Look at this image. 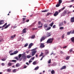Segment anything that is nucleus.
<instances>
[{
    "label": "nucleus",
    "instance_id": "obj_1",
    "mask_svg": "<svg viewBox=\"0 0 74 74\" xmlns=\"http://www.w3.org/2000/svg\"><path fill=\"white\" fill-rule=\"evenodd\" d=\"M37 49V48H36L32 50V56H34V55L36 54V53L37 52V51H36Z\"/></svg>",
    "mask_w": 74,
    "mask_h": 74
},
{
    "label": "nucleus",
    "instance_id": "obj_2",
    "mask_svg": "<svg viewBox=\"0 0 74 74\" xmlns=\"http://www.w3.org/2000/svg\"><path fill=\"white\" fill-rule=\"evenodd\" d=\"M53 38H49V39L47 41V43H52V41H53Z\"/></svg>",
    "mask_w": 74,
    "mask_h": 74
},
{
    "label": "nucleus",
    "instance_id": "obj_3",
    "mask_svg": "<svg viewBox=\"0 0 74 74\" xmlns=\"http://www.w3.org/2000/svg\"><path fill=\"white\" fill-rule=\"evenodd\" d=\"M46 38V37L45 36H42L40 40V42H42V41H43Z\"/></svg>",
    "mask_w": 74,
    "mask_h": 74
},
{
    "label": "nucleus",
    "instance_id": "obj_4",
    "mask_svg": "<svg viewBox=\"0 0 74 74\" xmlns=\"http://www.w3.org/2000/svg\"><path fill=\"white\" fill-rule=\"evenodd\" d=\"M67 10H64L63 13H62V15L63 16H65L67 14Z\"/></svg>",
    "mask_w": 74,
    "mask_h": 74
},
{
    "label": "nucleus",
    "instance_id": "obj_5",
    "mask_svg": "<svg viewBox=\"0 0 74 74\" xmlns=\"http://www.w3.org/2000/svg\"><path fill=\"white\" fill-rule=\"evenodd\" d=\"M22 58H23V59L24 60H25V59H26V56H25V54H23L22 55Z\"/></svg>",
    "mask_w": 74,
    "mask_h": 74
},
{
    "label": "nucleus",
    "instance_id": "obj_6",
    "mask_svg": "<svg viewBox=\"0 0 74 74\" xmlns=\"http://www.w3.org/2000/svg\"><path fill=\"white\" fill-rule=\"evenodd\" d=\"M51 36V33L47 32V37H48Z\"/></svg>",
    "mask_w": 74,
    "mask_h": 74
},
{
    "label": "nucleus",
    "instance_id": "obj_7",
    "mask_svg": "<svg viewBox=\"0 0 74 74\" xmlns=\"http://www.w3.org/2000/svg\"><path fill=\"white\" fill-rule=\"evenodd\" d=\"M22 56V54H19L18 55V58L19 59V60H20V61H21V60H22V58H21V57Z\"/></svg>",
    "mask_w": 74,
    "mask_h": 74
},
{
    "label": "nucleus",
    "instance_id": "obj_8",
    "mask_svg": "<svg viewBox=\"0 0 74 74\" xmlns=\"http://www.w3.org/2000/svg\"><path fill=\"white\" fill-rule=\"evenodd\" d=\"M33 43H31L30 44H29V45L28 48H29V49H30V48H31L33 46Z\"/></svg>",
    "mask_w": 74,
    "mask_h": 74
},
{
    "label": "nucleus",
    "instance_id": "obj_9",
    "mask_svg": "<svg viewBox=\"0 0 74 74\" xmlns=\"http://www.w3.org/2000/svg\"><path fill=\"white\" fill-rule=\"evenodd\" d=\"M59 14V12H56L54 14V16H56L57 15H58Z\"/></svg>",
    "mask_w": 74,
    "mask_h": 74
},
{
    "label": "nucleus",
    "instance_id": "obj_10",
    "mask_svg": "<svg viewBox=\"0 0 74 74\" xmlns=\"http://www.w3.org/2000/svg\"><path fill=\"white\" fill-rule=\"evenodd\" d=\"M26 28H25L23 29L22 31V33H26Z\"/></svg>",
    "mask_w": 74,
    "mask_h": 74
},
{
    "label": "nucleus",
    "instance_id": "obj_11",
    "mask_svg": "<svg viewBox=\"0 0 74 74\" xmlns=\"http://www.w3.org/2000/svg\"><path fill=\"white\" fill-rule=\"evenodd\" d=\"M16 35L14 34V35H12L11 36L10 38H11V40H12L14 39V38L15 37Z\"/></svg>",
    "mask_w": 74,
    "mask_h": 74
},
{
    "label": "nucleus",
    "instance_id": "obj_12",
    "mask_svg": "<svg viewBox=\"0 0 74 74\" xmlns=\"http://www.w3.org/2000/svg\"><path fill=\"white\" fill-rule=\"evenodd\" d=\"M65 7H64L63 8H61V9L59 10V12H61V11H63V10H64V8H65Z\"/></svg>",
    "mask_w": 74,
    "mask_h": 74
},
{
    "label": "nucleus",
    "instance_id": "obj_13",
    "mask_svg": "<svg viewBox=\"0 0 74 74\" xmlns=\"http://www.w3.org/2000/svg\"><path fill=\"white\" fill-rule=\"evenodd\" d=\"M4 22V20H1L0 21V25L3 24Z\"/></svg>",
    "mask_w": 74,
    "mask_h": 74
},
{
    "label": "nucleus",
    "instance_id": "obj_14",
    "mask_svg": "<svg viewBox=\"0 0 74 74\" xmlns=\"http://www.w3.org/2000/svg\"><path fill=\"white\" fill-rule=\"evenodd\" d=\"M54 23L53 22L52 23H51L49 25V26H50L51 27H52Z\"/></svg>",
    "mask_w": 74,
    "mask_h": 74
},
{
    "label": "nucleus",
    "instance_id": "obj_15",
    "mask_svg": "<svg viewBox=\"0 0 74 74\" xmlns=\"http://www.w3.org/2000/svg\"><path fill=\"white\" fill-rule=\"evenodd\" d=\"M7 23H5L3 25L2 27H0V29H1V28H2V27H4L6 26V25H7Z\"/></svg>",
    "mask_w": 74,
    "mask_h": 74
},
{
    "label": "nucleus",
    "instance_id": "obj_16",
    "mask_svg": "<svg viewBox=\"0 0 74 74\" xmlns=\"http://www.w3.org/2000/svg\"><path fill=\"white\" fill-rule=\"evenodd\" d=\"M44 47L45 46L44 44L43 43H41L40 45V47H41V48H44Z\"/></svg>",
    "mask_w": 74,
    "mask_h": 74
},
{
    "label": "nucleus",
    "instance_id": "obj_17",
    "mask_svg": "<svg viewBox=\"0 0 74 74\" xmlns=\"http://www.w3.org/2000/svg\"><path fill=\"white\" fill-rule=\"evenodd\" d=\"M66 67V66H64L61 68V70H63V69H65Z\"/></svg>",
    "mask_w": 74,
    "mask_h": 74
},
{
    "label": "nucleus",
    "instance_id": "obj_18",
    "mask_svg": "<svg viewBox=\"0 0 74 74\" xmlns=\"http://www.w3.org/2000/svg\"><path fill=\"white\" fill-rule=\"evenodd\" d=\"M12 64V63H10V62H9L8 64V65L10 67V66H11Z\"/></svg>",
    "mask_w": 74,
    "mask_h": 74
},
{
    "label": "nucleus",
    "instance_id": "obj_19",
    "mask_svg": "<svg viewBox=\"0 0 74 74\" xmlns=\"http://www.w3.org/2000/svg\"><path fill=\"white\" fill-rule=\"evenodd\" d=\"M71 40L72 42H74V37H73L71 38Z\"/></svg>",
    "mask_w": 74,
    "mask_h": 74
},
{
    "label": "nucleus",
    "instance_id": "obj_20",
    "mask_svg": "<svg viewBox=\"0 0 74 74\" xmlns=\"http://www.w3.org/2000/svg\"><path fill=\"white\" fill-rule=\"evenodd\" d=\"M20 66V64L19 63H17L16 65V67H19Z\"/></svg>",
    "mask_w": 74,
    "mask_h": 74
},
{
    "label": "nucleus",
    "instance_id": "obj_21",
    "mask_svg": "<svg viewBox=\"0 0 74 74\" xmlns=\"http://www.w3.org/2000/svg\"><path fill=\"white\" fill-rule=\"evenodd\" d=\"M10 26V24H8V25H6L5 27L4 28V29H7V28H8V27L9 26Z\"/></svg>",
    "mask_w": 74,
    "mask_h": 74
},
{
    "label": "nucleus",
    "instance_id": "obj_22",
    "mask_svg": "<svg viewBox=\"0 0 74 74\" xmlns=\"http://www.w3.org/2000/svg\"><path fill=\"white\" fill-rule=\"evenodd\" d=\"M14 55H15L16 54V53H18V51H15L14 52Z\"/></svg>",
    "mask_w": 74,
    "mask_h": 74
},
{
    "label": "nucleus",
    "instance_id": "obj_23",
    "mask_svg": "<svg viewBox=\"0 0 74 74\" xmlns=\"http://www.w3.org/2000/svg\"><path fill=\"white\" fill-rule=\"evenodd\" d=\"M51 73L52 74H53L55 73V71L53 70L51 71Z\"/></svg>",
    "mask_w": 74,
    "mask_h": 74
},
{
    "label": "nucleus",
    "instance_id": "obj_24",
    "mask_svg": "<svg viewBox=\"0 0 74 74\" xmlns=\"http://www.w3.org/2000/svg\"><path fill=\"white\" fill-rule=\"evenodd\" d=\"M17 70V69H14L12 71L13 73H16V71Z\"/></svg>",
    "mask_w": 74,
    "mask_h": 74
},
{
    "label": "nucleus",
    "instance_id": "obj_25",
    "mask_svg": "<svg viewBox=\"0 0 74 74\" xmlns=\"http://www.w3.org/2000/svg\"><path fill=\"white\" fill-rule=\"evenodd\" d=\"M31 38L33 39V38H35V35H32L31 37Z\"/></svg>",
    "mask_w": 74,
    "mask_h": 74
},
{
    "label": "nucleus",
    "instance_id": "obj_26",
    "mask_svg": "<svg viewBox=\"0 0 74 74\" xmlns=\"http://www.w3.org/2000/svg\"><path fill=\"white\" fill-rule=\"evenodd\" d=\"M31 57H32V56H31L30 55H27V58H28V59H29V58H31Z\"/></svg>",
    "mask_w": 74,
    "mask_h": 74
},
{
    "label": "nucleus",
    "instance_id": "obj_27",
    "mask_svg": "<svg viewBox=\"0 0 74 74\" xmlns=\"http://www.w3.org/2000/svg\"><path fill=\"white\" fill-rule=\"evenodd\" d=\"M62 2V0H59L58 3L59 4H60Z\"/></svg>",
    "mask_w": 74,
    "mask_h": 74
},
{
    "label": "nucleus",
    "instance_id": "obj_28",
    "mask_svg": "<svg viewBox=\"0 0 74 74\" xmlns=\"http://www.w3.org/2000/svg\"><path fill=\"white\" fill-rule=\"evenodd\" d=\"M63 22H62L60 23L59 25V26H63Z\"/></svg>",
    "mask_w": 74,
    "mask_h": 74
},
{
    "label": "nucleus",
    "instance_id": "obj_29",
    "mask_svg": "<svg viewBox=\"0 0 74 74\" xmlns=\"http://www.w3.org/2000/svg\"><path fill=\"white\" fill-rule=\"evenodd\" d=\"M51 27H49L47 28V30H50L51 29Z\"/></svg>",
    "mask_w": 74,
    "mask_h": 74
},
{
    "label": "nucleus",
    "instance_id": "obj_30",
    "mask_svg": "<svg viewBox=\"0 0 74 74\" xmlns=\"http://www.w3.org/2000/svg\"><path fill=\"white\" fill-rule=\"evenodd\" d=\"M38 69H39V67L38 66H37L36 67L35 69H34V70H38Z\"/></svg>",
    "mask_w": 74,
    "mask_h": 74
},
{
    "label": "nucleus",
    "instance_id": "obj_31",
    "mask_svg": "<svg viewBox=\"0 0 74 74\" xmlns=\"http://www.w3.org/2000/svg\"><path fill=\"white\" fill-rule=\"evenodd\" d=\"M51 59H50L49 60V61L48 62V64H49L51 63Z\"/></svg>",
    "mask_w": 74,
    "mask_h": 74
},
{
    "label": "nucleus",
    "instance_id": "obj_32",
    "mask_svg": "<svg viewBox=\"0 0 74 74\" xmlns=\"http://www.w3.org/2000/svg\"><path fill=\"white\" fill-rule=\"evenodd\" d=\"M41 54L39 56V57H41V56H42L43 55H44V53L42 52H41Z\"/></svg>",
    "mask_w": 74,
    "mask_h": 74
},
{
    "label": "nucleus",
    "instance_id": "obj_33",
    "mask_svg": "<svg viewBox=\"0 0 74 74\" xmlns=\"http://www.w3.org/2000/svg\"><path fill=\"white\" fill-rule=\"evenodd\" d=\"M6 58H4L1 59V60H2V61H5V60H6Z\"/></svg>",
    "mask_w": 74,
    "mask_h": 74
},
{
    "label": "nucleus",
    "instance_id": "obj_34",
    "mask_svg": "<svg viewBox=\"0 0 74 74\" xmlns=\"http://www.w3.org/2000/svg\"><path fill=\"white\" fill-rule=\"evenodd\" d=\"M69 58H70V57L69 56H67L66 57V60H69Z\"/></svg>",
    "mask_w": 74,
    "mask_h": 74
},
{
    "label": "nucleus",
    "instance_id": "obj_35",
    "mask_svg": "<svg viewBox=\"0 0 74 74\" xmlns=\"http://www.w3.org/2000/svg\"><path fill=\"white\" fill-rule=\"evenodd\" d=\"M7 70L8 72H10L11 71V69H8Z\"/></svg>",
    "mask_w": 74,
    "mask_h": 74
},
{
    "label": "nucleus",
    "instance_id": "obj_36",
    "mask_svg": "<svg viewBox=\"0 0 74 74\" xmlns=\"http://www.w3.org/2000/svg\"><path fill=\"white\" fill-rule=\"evenodd\" d=\"M71 33V31H70V32H68L67 33V35H70V33Z\"/></svg>",
    "mask_w": 74,
    "mask_h": 74
},
{
    "label": "nucleus",
    "instance_id": "obj_37",
    "mask_svg": "<svg viewBox=\"0 0 74 74\" xmlns=\"http://www.w3.org/2000/svg\"><path fill=\"white\" fill-rule=\"evenodd\" d=\"M60 3H58L56 5V7H59V6H60Z\"/></svg>",
    "mask_w": 74,
    "mask_h": 74
},
{
    "label": "nucleus",
    "instance_id": "obj_38",
    "mask_svg": "<svg viewBox=\"0 0 74 74\" xmlns=\"http://www.w3.org/2000/svg\"><path fill=\"white\" fill-rule=\"evenodd\" d=\"M15 59H16V60H19V58H18L17 57H15Z\"/></svg>",
    "mask_w": 74,
    "mask_h": 74
},
{
    "label": "nucleus",
    "instance_id": "obj_39",
    "mask_svg": "<svg viewBox=\"0 0 74 74\" xmlns=\"http://www.w3.org/2000/svg\"><path fill=\"white\" fill-rule=\"evenodd\" d=\"M28 45V43H26L24 46V47H26Z\"/></svg>",
    "mask_w": 74,
    "mask_h": 74
},
{
    "label": "nucleus",
    "instance_id": "obj_40",
    "mask_svg": "<svg viewBox=\"0 0 74 74\" xmlns=\"http://www.w3.org/2000/svg\"><path fill=\"white\" fill-rule=\"evenodd\" d=\"M12 62H15H15H16V60H12Z\"/></svg>",
    "mask_w": 74,
    "mask_h": 74
},
{
    "label": "nucleus",
    "instance_id": "obj_41",
    "mask_svg": "<svg viewBox=\"0 0 74 74\" xmlns=\"http://www.w3.org/2000/svg\"><path fill=\"white\" fill-rule=\"evenodd\" d=\"M51 13H49V12H48L47 13V16H48V15H50V14H51Z\"/></svg>",
    "mask_w": 74,
    "mask_h": 74
},
{
    "label": "nucleus",
    "instance_id": "obj_42",
    "mask_svg": "<svg viewBox=\"0 0 74 74\" xmlns=\"http://www.w3.org/2000/svg\"><path fill=\"white\" fill-rule=\"evenodd\" d=\"M44 28L45 29L47 28V24H45L44 25Z\"/></svg>",
    "mask_w": 74,
    "mask_h": 74
},
{
    "label": "nucleus",
    "instance_id": "obj_43",
    "mask_svg": "<svg viewBox=\"0 0 74 74\" xmlns=\"http://www.w3.org/2000/svg\"><path fill=\"white\" fill-rule=\"evenodd\" d=\"M42 12H47V10H42L41 11Z\"/></svg>",
    "mask_w": 74,
    "mask_h": 74
},
{
    "label": "nucleus",
    "instance_id": "obj_44",
    "mask_svg": "<svg viewBox=\"0 0 74 74\" xmlns=\"http://www.w3.org/2000/svg\"><path fill=\"white\" fill-rule=\"evenodd\" d=\"M32 30H37V28H32Z\"/></svg>",
    "mask_w": 74,
    "mask_h": 74
},
{
    "label": "nucleus",
    "instance_id": "obj_45",
    "mask_svg": "<svg viewBox=\"0 0 74 74\" xmlns=\"http://www.w3.org/2000/svg\"><path fill=\"white\" fill-rule=\"evenodd\" d=\"M64 29V27H61L60 28V30H62V29Z\"/></svg>",
    "mask_w": 74,
    "mask_h": 74
},
{
    "label": "nucleus",
    "instance_id": "obj_46",
    "mask_svg": "<svg viewBox=\"0 0 74 74\" xmlns=\"http://www.w3.org/2000/svg\"><path fill=\"white\" fill-rule=\"evenodd\" d=\"M53 29H55V28H56V25H54L53 26Z\"/></svg>",
    "mask_w": 74,
    "mask_h": 74
},
{
    "label": "nucleus",
    "instance_id": "obj_47",
    "mask_svg": "<svg viewBox=\"0 0 74 74\" xmlns=\"http://www.w3.org/2000/svg\"><path fill=\"white\" fill-rule=\"evenodd\" d=\"M34 59V57L32 58H31V60H33Z\"/></svg>",
    "mask_w": 74,
    "mask_h": 74
},
{
    "label": "nucleus",
    "instance_id": "obj_48",
    "mask_svg": "<svg viewBox=\"0 0 74 74\" xmlns=\"http://www.w3.org/2000/svg\"><path fill=\"white\" fill-rule=\"evenodd\" d=\"M36 62L34 61L33 62V64L34 65H36Z\"/></svg>",
    "mask_w": 74,
    "mask_h": 74
},
{
    "label": "nucleus",
    "instance_id": "obj_49",
    "mask_svg": "<svg viewBox=\"0 0 74 74\" xmlns=\"http://www.w3.org/2000/svg\"><path fill=\"white\" fill-rule=\"evenodd\" d=\"M41 22L40 21H39L38 22V25H40L41 24Z\"/></svg>",
    "mask_w": 74,
    "mask_h": 74
},
{
    "label": "nucleus",
    "instance_id": "obj_50",
    "mask_svg": "<svg viewBox=\"0 0 74 74\" xmlns=\"http://www.w3.org/2000/svg\"><path fill=\"white\" fill-rule=\"evenodd\" d=\"M27 67V66L25 65V66H24L23 68H24V69H26V67Z\"/></svg>",
    "mask_w": 74,
    "mask_h": 74
},
{
    "label": "nucleus",
    "instance_id": "obj_51",
    "mask_svg": "<svg viewBox=\"0 0 74 74\" xmlns=\"http://www.w3.org/2000/svg\"><path fill=\"white\" fill-rule=\"evenodd\" d=\"M64 34H63L62 36V38H64Z\"/></svg>",
    "mask_w": 74,
    "mask_h": 74
},
{
    "label": "nucleus",
    "instance_id": "obj_52",
    "mask_svg": "<svg viewBox=\"0 0 74 74\" xmlns=\"http://www.w3.org/2000/svg\"><path fill=\"white\" fill-rule=\"evenodd\" d=\"M44 56H43L42 58H41V59H40V60H42V58H44Z\"/></svg>",
    "mask_w": 74,
    "mask_h": 74
},
{
    "label": "nucleus",
    "instance_id": "obj_53",
    "mask_svg": "<svg viewBox=\"0 0 74 74\" xmlns=\"http://www.w3.org/2000/svg\"><path fill=\"white\" fill-rule=\"evenodd\" d=\"M14 55V53H12L10 54V55Z\"/></svg>",
    "mask_w": 74,
    "mask_h": 74
},
{
    "label": "nucleus",
    "instance_id": "obj_54",
    "mask_svg": "<svg viewBox=\"0 0 74 74\" xmlns=\"http://www.w3.org/2000/svg\"><path fill=\"white\" fill-rule=\"evenodd\" d=\"M1 65L2 66H4V65H5V64H4V63H2L1 64Z\"/></svg>",
    "mask_w": 74,
    "mask_h": 74
},
{
    "label": "nucleus",
    "instance_id": "obj_55",
    "mask_svg": "<svg viewBox=\"0 0 74 74\" xmlns=\"http://www.w3.org/2000/svg\"><path fill=\"white\" fill-rule=\"evenodd\" d=\"M25 19H26V18H23V21H25Z\"/></svg>",
    "mask_w": 74,
    "mask_h": 74
},
{
    "label": "nucleus",
    "instance_id": "obj_56",
    "mask_svg": "<svg viewBox=\"0 0 74 74\" xmlns=\"http://www.w3.org/2000/svg\"><path fill=\"white\" fill-rule=\"evenodd\" d=\"M73 51V50H72V49H71L70 50H69V52H71V51Z\"/></svg>",
    "mask_w": 74,
    "mask_h": 74
},
{
    "label": "nucleus",
    "instance_id": "obj_57",
    "mask_svg": "<svg viewBox=\"0 0 74 74\" xmlns=\"http://www.w3.org/2000/svg\"><path fill=\"white\" fill-rule=\"evenodd\" d=\"M47 54H48L49 53V51L47 50Z\"/></svg>",
    "mask_w": 74,
    "mask_h": 74
},
{
    "label": "nucleus",
    "instance_id": "obj_58",
    "mask_svg": "<svg viewBox=\"0 0 74 74\" xmlns=\"http://www.w3.org/2000/svg\"><path fill=\"white\" fill-rule=\"evenodd\" d=\"M42 27V26L41 25V26H39L38 27V28H41V27Z\"/></svg>",
    "mask_w": 74,
    "mask_h": 74
},
{
    "label": "nucleus",
    "instance_id": "obj_59",
    "mask_svg": "<svg viewBox=\"0 0 74 74\" xmlns=\"http://www.w3.org/2000/svg\"><path fill=\"white\" fill-rule=\"evenodd\" d=\"M73 7V5H70L69 6V7L70 8H71V7Z\"/></svg>",
    "mask_w": 74,
    "mask_h": 74
},
{
    "label": "nucleus",
    "instance_id": "obj_60",
    "mask_svg": "<svg viewBox=\"0 0 74 74\" xmlns=\"http://www.w3.org/2000/svg\"><path fill=\"white\" fill-rule=\"evenodd\" d=\"M32 62V61H31V60H30L29 61V63H31Z\"/></svg>",
    "mask_w": 74,
    "mask_h": 74
},
{
    "label": "nucleus",
    "instance_id": "obj_61",
    "mask_svg": "<svg viewBox=\"0 0 74 74\" xmlns=\"http://www.w3.org/2000/svg\"><path fill=\"white\" fill-rule=\"evenodd\" d=\"M60 53L61 54H63V51H60Z\"/></svg>",
    "mask_w": 74,
    "mask_h": 74
},
{
    "label": "nucleus",
    "instance_id": "obj_62",
    "mask_svg": "<svg viewBox=\"0 0 74 74\" xmlns=\"http://www.w3.org/2000/svg\"><path fill=\"white\" fill-rule=\"evenodd\" d=\"M70 12H68V13H67V14H68V15L69 14H70Z\"/></svg>",
    "mask_w": 74,
    "mask_h": 74
},
{
    "label": "nucleus",
    "instance_id": "obj_63",
    "mask_svg": "<svg viewBox=\"0 0 74 74\" xmlns=\"http://www.w3.org/2000/svg\"><path fill=\"white\" fill-rule=\"evenodd\" d=\"M29 20L28 19L26 20V22H29Z\"/></svg>",
    "mask_w": 74,
    "mask_h": 74
},
{
    "label": "nucleus",
    "instance_id": "obj_64",
    "mask_svg": "<svg viewBox=\"0 0 74 74\" xmlns=\"http://www.w3.org/2000/svg\"><path fill=\"white\" fill-rule=\"evenodd\" d=\"M53 54V51L50 54V55H52Z\"/></svg>",
    "mask_w": 74,
    "mask_h": 74
}]
</instances>
